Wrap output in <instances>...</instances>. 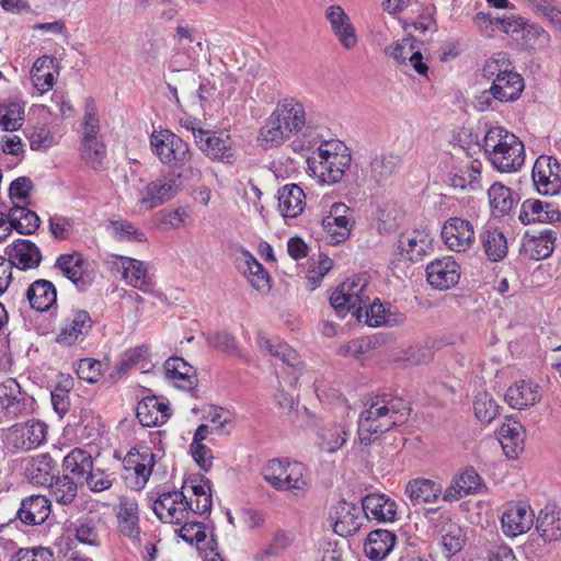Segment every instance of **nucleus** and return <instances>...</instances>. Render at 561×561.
<instances>
[{
    "label": "nucleus",
    "mask_w": 561,
    "mask_h": 561,
    "mask_svg": "<svg viewBox=\"0 0 561 561\" xmlns=\"http://www.w3.org/2000/svg\"><path fill=\"white\" fill-rule=\"evenodd\" d=\"M358 419L360 445L368 446L378 435L402 424L410 414L408 402L387 393L377 394L365 403Z\"/></svg>",
    "instance_id": "nucleus-1"
},
{
    "label": "nucleus",
    "mask_w": 561,
    "mask_h": 561,
    "mask_svg": "<svg viewBox=\"0 0 561 561\" xmlns=\"http://www.w3.org/2000/svg\"><path fill=\"white\" fill-rule=\"evenodd\" d=\"M482 77L491 81V92L500 103L515 102L524 91V78L515 71L506 53H496L486 59Z\"/></svg>",
    "instance_id": "nucleus-2"
},
{
    "label": "nucleus",
    "mask_w": 561,
    "mask_h": 561,
    "mask_svg": "<svg viewBox=\"0 0 561 561\" xmlns=\"http://www.w3.org/2000/svg\"><path fill=\"white\" fill-rule=\"evenodd\" d=\"M203 176L199 163L190 164L182 172H173L161 176L139 192L137 205L139 210H151L173 198L183 187L184 180L201 181Z\"/></svg>",
    "instance_id": "nucleus-3"
},
{
    "label": "nucleus",
    "mask_w": 561,
    "mask_h": 561,
    "mask_svg": "<svg viewBox=\"0 0 561 561\" xmlns=\"http://www.w3.org/2000/svg\"><path fill=\"white\" fill-rule=\"evenodd\" d=\"M330 146L329 142H324L318 148L317 158H313L310 165L313 173L327 184H335L343 179L348 183L355 182L356 179L350 171L352 156L348 149L340 146L341 151H331Z\"/></svg>",
    "instance_id": "nucleus-4"
},
{
    "label": "nucleus",
    "mask_w": 561,
    "mask_h": 561,
    "mask_svg": "<svg viewBox=\"0 0 561 561\" xmlns=\"http://www.w3.org/2000/svg\"><path fill=\"white\" fill-rule=\"evenodd\" d=\"M263 478L277 491H302L307 486L302 463L271 459L263 468Z\"/></svg>",
    "instance_id": "nucleus-5"
},
{
    "label": "nucleus",
    "mask_w": 561,
    "mask_h": 561,
    "mask_svg": "<svg viewBox=\"0 0 561 561\" xmlns=\"http://www.w3.org/2000/svg\"><path fill=\"white\" fill-rule=\"evenodd\" d=\"M193 136L198 149L210 160L226 164L236 161L234 141L228 130L193 128Z\"/></svg>",
    "instance_id": "nucleus-6"
},
{
    "label": "nucleus",
    "mask_w": 561,
    "mask_h": 561,
    "mask_svg": "<svg viewBox=\"0 0 561 561\" xmlns=\"http://www.w3.org/2000/svg\"><path fill=\"white\" fill-rule=\"evenodd\" d=\"M150 145L162 163L182 167L192 160L188 145L169 129L154 131Z\"/></svg>",
    "instance_id": "nucleus-7"
},
{
    "label": "nucleus",
    "mask_w": 561,
    "mask_h": 561,
    "mask_svg": "<svg viewBox=\"0 0 561 561\" xmlns=\"http://www.w3.org/2000/svg\"><path fill=\"white\" fill-rule=\"evenodd\" d=\"M272 115L290 136L311 135V127L307 124L305 107L297 99L285 98L279 100Z\"/></svg>",
    "instance_id": "nucleus-8"
},
{
    "label": "nucleus",
    "mask_w": 561,
    "mask_h": 561,
    "mask_svg": "<svg viewBox=\"0 0 561 561\" xmlns=\"http://www.w3.org/2000/svg\"><path fill=\"white\" fill-rule=\"evenodd\" d=\"M531 179L540 195L553 196L561 191V164L551 156H539L533 167Z\"/></svg>",
    "instance_id": "nucleus-9"
},
{
    "label": "nucleus",
    "mask_w": 561,
    "mask_h": 561,
    "mask_svg": "<svg viewBox=\"0 0 561 561\" xmlns=\"http://www.w3.org/2000/svg\"><path fill=\"white\" fill-rule=\"evenodd\" d=\"M46 425L41 421H27L11 426L5 435V445L10 450H32L45 442Z\"/></svg>",
    "instance_id": "nucleus-10"
},
{
    "label": "nucleus",
    "mask_w": 561,
    "mask_h": 561,
    "mask_svg": "<svg viewBox=\"0 0 561 561\" xmlns=\"http://www.w3.org/2000/svg\"><path fill=\"white\" fill-rule=\"evenodd\" d=\"M191 504L182 491H165L154 500L152 510L157 517L169 524H182L190 515Z\"/></svg>",
    "instance_id": "nucleus-11"
},
{
    "label": "nucleus",
    "mask_w": 561,
    "mask_h": 561,
    "mask_svg": "<svg viewBox=\"0 0 561 561\" xmlns=\"http://www.w3.org/2000/svg\"><path fill=\"white\" fill-rule=\"evenodd\" d=\"M354 225L353 210L344 203H334L329 215L322 219V228L328 234L331 244L345 241Z\"/></svg>",
    "instance_id": "nucleus-12"
},
{
    "label": "nucleus",
    "mask_w": 561,
    "mask_h": 561,
    "mask_svg": "<svg viewBox=\"0 0 561 561\" xmlns=\"http://www.w3.org/2000/svg\"><path fill=\"white\" fill-rule=\"evenodd\" d=\"M35 400L22 391L18 381L8 378L0 383V407L11 416L26 415L33 411Z\"/></svg>",
    "instance_id": "nucleus-13"
},
{
    "label": "nucleus",
    "mask_w": 561,
    "mask_h": 561,
    "mask_svg": "<svg viewBox=\"0 0 561 561\" xmlns=\"http://www.w3.org/2000/svg\"><path fill=\"white\" fill-rule=\"evenodd\" d=\"M88 262L83 255L78 252L61 254L57 257L55 267L58 268L65 277L73 283L80 291H85L93 283L94 276L88 270Z\"/></svg>",
    "instance_id": "nucleus-14"
},
{
    "label": "nucleus",
    "mask_w": 561,
    "mask_h": 561,
    "mask_svg": "<svg viewBox=\"0 0 561 561\" xmlns=\"http://www.w3.org/2000/svg\"><path fill=\"white\" fill-rule=\"evenodd\" d=\"M334 531L342 537L357 533L364 519L362 506L345 500L339 501L330 512Z\"/></svg>",
    "instance_id": "nucleus-15"
},
{
    "label": "nucleus",
    "mask_w": 561,
    "mask_h": 561,
    "mask_svg": "<svg viewBox=\"0 0 561 561\" xmlns=\"http://www.w3.org/2000/svg\"><path fill=\"white\" fill-rule=\"evenodd\" d=\"M92 319L87 310L71 309L64 320L56 342L65 346L83 342L92 329Z\"/></svg>",
    "instance_id": "nucleus-16"
},
{
    "label": "nucleus",
    "mask_w": 561,
    "mask_h": 561,
    "mask_svg": "<svg viewBox=\"0 0 561 561\" xmlns=\"http://www.w3.org/2000/svg\"><path fill=\"white\" fill-rule=\"evenodd\" d=\"M507 137L489 160L501 172H515L525 162V148L514 134Z\"/></svg>",
    "instance_id": "nucleus-17"
},
{
    "label": "nucleus",
    "mask_w": 561,
    "mask_h": 561,
    "mask_svg": "<svg viewBox=\"0 0 561 561\" xmlns=\"http://www.w3.org/2000/svg\"><path fill=\"white\" fill-rule=\"evenodd\" d=\"M460 278V267L451 256L432 261L426 266L428 284L438 290H447L456 286Z\"/></svg>",
    "instance_id": "nucleus-18"
},
{
    "label": "nucleus",
    "mask_w": 561,
    "mask_h": 561,
    "mask_svg": "<svg viewBox=\"0 0 561 561\" xmlns=\"http://www.w3.org/2000/svg\"><path fill=\"white\" fill-rule=\"evenodd\" d=\"M442 237L448 249L456 252H463L474 243V230L471 222L458 217L449 218L445 222Z\"/></svg>",
    "instance_id": "nucleus-19"
},
{
    "label": "nucleus",
    "mask_w": 561,
    "mask_h": 561,
    "mask_svg": "<svg viewBox=\"0 0 561 561\" xmlns=\"http://www.w3.org/2000/svg\"><path fill=\"white\" fill-rule=\"evenodd\" d=\"M534 511L526 503L510 504L501 518L503 533L510 537H517L527 533L534 525Z\"/></svg>",
    "instance_id": "nucleus-20"
},
{
    "label": "nucleus",
    "mask_w": 561,
    "mask_h": 561,
    "mask_svg": "<svg viewBox=\"0 0 561 561\" xmlns=\"http://www.w3.org/2000/svg\"><path fill=\"white\" fill-rule=\"evenodd\" d=\"M171 410L165 398L148 396L142 398L136 408V416L146 427L160 426L169 420Z\"/></svg>",
    "instance_id": "nucleus-21"
},
{
    "label": "nucleus",
    "mask_w": 561,
    "mask_h": 561,
    "mask_svg": "<svg viewBox=\"0 0 561 561\" xmlns=\"http://www.w3.org/2000/svg\"><path fill=\"white\" fill-rule=\"evenodd\" d=\"M325 19L340 44L345 49H352L357 45L355 27L344 9L339 4H332L325 10Z\"/></svg>",
    "instance_id": "nucleus-22"
},
{
    "label": "nucleus",
    "mask_w": 561,
    "mask_h": 561,
    "mask_svg": "<svg viewBox=\"0 0 561 561\" xmlns=\"http://www.w3.org/2000/svg\"><path fill=\"white\" fill-rule=\"evenodd\" d=\"M561 218V213L552 203L537 198H527L522 203L518 219L525 226L531 224H554Z\"/></svg>",
    "instance_id": "nucleus-23"
},
{
    "label": "nucleus",
    "mask_w": 561,
    "mask_h": 561,
    "mask_svg": "<svg viewBox=\"0 0 561 561\" xmlns=\"http://www.w3.org/2000/svg\"><path fill=\"white\" fill-rule=\"evenodd\" d=\"M5 253L9 256L5 264H10L19 270L26 271L37 267L42 262V252L38 247L26 239H18L8 245Z\"/></svg>",
    "instance_id": "nucleus-24"
},
{
    "label": "nucleus",
    "mask_w": 561,
    "mask_h": 561,
    "mask_svg": "<svg viewBox=\"0 0 561 561\" xmlns=\"http://www.w3.org/2000/svg\"><path fill=\"white\" fill-rule=\"evenodd\" d=\"M165 378L176 388L191 391L197 386L196 369L184 358L179 356L169 357L164 362Z\"/></svg>",
    "instance_id": "nucleus-25"
},
{
    "label": "nucleus",
    "mask_w": 561,
    "mask_h": 561,
    "mask_svg": "<svg viewBox=\"0 0 561 561\" xmlns=\"http://www.w3.org/2000/svg\"><path fill=\"white\" fill-rule=\"evenodd\" d=\"M50 514V501L45 495H31L22 500L16 518L24 525L43 524Z\"/></svg>",
    "instance_id": "nucleus-26"
},
{
    "label": "nucleus",
    "mask_w": 561,
    "mask_h": 561,
    "mask_svg": "<svg viewBox=\"0 0 561 561\" xmlns=\"http://www.w3.org/2000/svg\"><path fill=\"white\" fill-rule=\"evenodd\" d=\"M397 507L394 500L381 493H371L362 500V510L365 517L377 522H393Z\"/></svg>",
    "instance_id": "nucleus-27"
},
{
    "label": "nucleus",
    "mask_w": 561,
    "mask_h": 561,
    "mask_svg": "<svg viewBox=\"0 0 561 561\" xmlns=\"http://www.w3.org/2000/svg\"><path fill=\"white\" fill-rule=\"evenodd\" d=\"M432 238L425 230H412L400 234L398 250L402 256L419 262L431 248Z\"/></svg>",
    "instance_id": "nucleus-28"
},
{
    "label": "nucleus",
    "mask_w": 561,
    "mask_h": 561,
    "mask_svg": "<svg viewBox=\"0 0 561 561\" xmlns=\"http://www.w3.org/2000/svg\"><path fill=\"white\" fill-rule=\"evenodd\" d=\"M404 493L413 505L433 504L440 497L443 486L431 479L415 478L407 483Z\"/></svg>",
    "instance_id": "nucleus-29"
},
{
    "label": "nucleus",
    "mask_w": 561,
    "mask_h": 561,
    "mask_svg": "<svg viewBox=\"0 0 561 561\" xmlns=\"http://www.w3.org/2000/svg\"><path fill=\"white\" fill-rule=\"evenodd\" d=\"M25 297L32 309L45 312L56 305L57 290L51 282L36 279L26 289Z\"/></svg>",
    "instance_id": "nucleus-30"
},
{
    "label": "nucleus",
    "mask_w": 561,
    "mask_h": 561,
    "mask_svg": "<svg viewBox=\"0 0 561 561\" xmlns=\"http://www.w3.org/2000/svg\"><path fill=\"white\" fill-rule=\"evenodd\" d=\"M397 536L388 529L371 530L365 542L364 552L373 561L383 560L393 549Z\"/></svg>",
    "instance_id": "nucleus-31"
},
{
    "label": "nucleus",
    "mask_w": 561,
    "mask_h": 561,
    "mask_svg": "<svg viewBox=\"0 0 561 561\" xmlns=\"http://www.w3.org/2000/svg\"><path fill=\"white\" fill-rule=\"evenodd\" d=\"M539 400V386L533 381H516L506 390L505 393V401L511 408L517 410L534 405Z\"/></svg>",
    "instance_id": "nucleus-32"
},
{
    "label": "nucleus",
    "mask_w": 561,
    "mask_h": 561,
    "mask_svg": "<svg viewBox=\"0 0 561 561\" xmlns=\"http://www.w3.org/2000/svg\"><path fill=\"white\" fill-rule=\"evenodd\" d=\"M305 193L297 184H286L277 192L278 210L285 218H296L305 209Z\"/></svg>",
    "instance_id": "nucleus-33"
},
{
    "label": "nucleus",
    "mask_w": 561,
    "mask_h": 561,
    "mask_svg": "<svg viewBox=\"0 0 561 561\" xmlns=\"http://www.w3.org/2000/svg\"><path fill=\"white\" fill-rule=\"evenodd\" d=\"M536 530L545 542L561 540V510L554 505H547L540 511Z\"/></svg>",
    "instance_id": "nucleus-34"
},
{
    "label": "nucleus",
    "mask_w": 561,
    "mask_h": 561,
    "mask_svg": "<svg viewBox=\"0 0 561 561\" xmlns=\"http://www.w3.org/2000/svg\"><path fill=\"white\" fill-rule=\"evenodd\" d=\"M118 530L134 545H140L138 504L135 501H122L117 514Z\"/></svg>",
    "instance_id": "nucleus-35"
},
{
    "label": "nucleus",
    "mask_w": 561,
    "mask_h": 561,
    "mask_svg": "<svg viewBox=\"0 0 561 561\" xmlns=\"http://www.w3.org/2000/svg\"><path fill=\"white\" fill-rule=\"evenodd\" d=\"M121 262L123 278L128 285L138 288L144 293L152 289L153 283L145 262L131 257H122Z\"/></svg>",
    "instance_id": "nucleus-36"
},
{
    "label": "nucleus",
    "mask_w": 561,
    "mask_h": 561,
    "mask_svg": "<svg viewBox=\"0 0 561 561\" xmlns=\"http://www.w3.org/2000/svg\"><path fill=\"white\" fill-rule=\"evenodd\" d=\"M557 240L556 231L551 229L542 230L538 236H531L523 243V251L531 260H543L549 257Z\"/></svg>",
    "instance_id": "nucleus-37"
},
{
    "label": "nucleus",
    "mask_w": 561,
    "mask_h": 561,
    "mask_svg": "<svg viewBox=\"0 0 561 561\" xmlns=\"http://www.w3.org/2000/svg\"><path fill=\"white\" fill-rule=\"evenodd\" d=\"M92 466L93 459L91 454L82 448H73L62 460L64 473L69 474L77 482H83Z\"/></svg>",
    "instance_id": "nucleus-38"
},
{
    "label": "nucleus",
    "mask_w": 561,
    "mask_h": 561,
    "mask_svg": "<svg viewBox=\"0 0 561 561\" xmlns=\"http://www.w3.org/2000/svg\"><path fill=\"white\" fill-rule=\"evenodd\" d=\"M497 433L506 457L516 459L524 447V431L522 424L517 422L503 423Z\"/></svg>",
    "instance_id": "nucleus-39"
},
{
    "label": "nucleus",
    "mask_w": 561,
    "mask_h": 561,
    "mask_svg": "<svg viewBox=\"0 0 561 561\" xmlns=\"http://www.w3.org/2000/svg\"><path fill=\"white\" fill-rule=\"evenodd\" d=\"M350 427L344 423L330 422L319 432L321 448L328 453H335L347 442Z\"/></svg>",
    "instance_id": "nucleus-40"
},
{
    "label": "nucleus",
    "mask_w": 561,
    "mask_h": 561,
    "mask_svg": "<svg viewBox=\"0 0 561 561\" xmlns=\"http://www.w3.org/2000/svg\"><path fill=\"white\" fill-rule=\"evenodd\" d=\"M401 164V157L393 153L376 154L369 164L370 176L377 184L390 179Z\"/></svg>",
    "instance_id": "nucleus-41"
},
{
    "label": "nucleus",
    "mask_w": 561,
    "mask_h": 561,
    "mask_svg": "<svg viewBox=\"0 0 561 561\" xmlns=\"http://www.w3.org/2000/svg\"><path fill=\"white\" fill-rule=\"evenodd\" d=\"M101 518L95 515L83 516L72 523V528L77 540L93 547H99L101 545L99 534Z\"/></svg>",
    "instance_id": "nucleus-42"
},
{
    "label": "nucleus",
    "mask_w": 561,
    "mask_h": 561,
    "mask_svg": "<svg viewBox=\"0 0 561 561\" xmlns=\"http://www.w3.org/2000/svg\"><path fill=\"white\" fill-rule=\"evenodd\" d=\"M242 256L247 268L249 282L252 287L260 293H266L271 289V277L263 265L248 250H242Z\"/></svg>",
    "instance_id": "nucleus-43"
},
{
    "label": "nucleus",
    "mask_w": 561,
    "mask_h": 561,
    "mask_svg": "<svg viewBox=\"0 0 561 561\" xmlns=\"http://www.w3.org/2000/svg\"><path fill=\"white\" fill-rule=\"evenodd\" d=\"M488 195L492 213L496 217L507 215L517 203L513 191L501 183H494L491 185L488 191Z\"/></svg>",
    "instance_id": "nucleus-44"
},
{
    "label": "nucleus",
    "mask_w": 561,
    "mask_h": 561,
    "mask_svg": "<svg viewBox=\"0 0 561 561\" xmlns=\"http://www.w3.org/2000/svg\"><path fill=\"white\" fill-rule=\"evenodd\" d=\"M8 219L11 220L12 229L21 234H32L39 227V217L33 210L24 206L15 205L8 211Z\"/></svg>",
    "instance_id": "nucleus-45"
},
{
    "label": "nucleus",
    "mask_w": 561,
    "mask_h": 561,
    "mask_svg": "<svg viewBox=\"0 0 561 561\" xmlns=\"http://www.w3.org/2000/svg\"><path fill=\"white\" fill-rule=\"evenodd\" d=\"M482 248L492 262L503 260L507 253V241L497 228H486L481 233Z\"/></svg>",
    "instance_id": "nucleus-46"
},
{
    "label": "nucleus",
    "mask_w": 561,
    "mask_h": 561,
    "mask_svg": "<svg viewBox=\"0 0 561 561\" xmlns=\"http://www.w3.org/2000/svg\"><path fill=\"white\" fill-rule=\"evenodd\" d=\"M290 137V134L286 133L282 124L278 123L271 114L265 125L260 129L257 142L261 148L267 150L280 146Z\"/></svg>",
    "instance_id": "nucleus-47"
},
{
    "label": "nucleus",
    "mask_w": 561,
    "mask_h": 561,
    "mask_svg": "<svg viewBox=\"0 0 561 561\" xmlns=\"http://www.w3.org/2000/svg\"><path fill=\"white\" fill-rule=\"evenodd\" d=\"M78 483L69 474L57 476L49 483L50 492L57 503L68 505L73 502L78 493Z\"/></svg>",
    "instance_id": "nucleus-48"
},
{
    "label": "nucleus",
    "mask_w": 561,
    "mask_h": 561,
    "mask_svg": "<svg viewBox=\"0 0 561 561\" xmlns=\"http://www.w3.org/2000/svg\"><path fill=\"white\" fill-rule=\"evenodd\" d=\"M259 346L271 356L279 358L283 363L293 368H296L299 364L297 352L285 342L261 337L259 340Z\"/></svg>",
    "instance_id": "nucleus-49"
},
{
    "label": "nucleus",
    "mask_w": 561,
    "mask_h": 561,
    "mask_svg": "<svg viewBox=\"0 0 561 561\" xmlns=\"http://www.w3.org/2000/svg\"><path fill=\"white\" fill-rule=\"evenodd\" d=\"M206 342L213 348L247 360V356L238 346L234 335L228 331L208 333L206 335Z\"/></svg>",
    "instance_id": "nucleus-50"
},
{
    "label": "nucleus",
    "mask_w": 561,
    "mask_h": 561,
    "mask_svg": "<svg viewBox=\"0 0 561 561\" xmlns=\"http://www.w3.org/2000/svg\"><path fill=\"white\" fill-rule=\"evenodd\" d=\"M81 157L94 170L104 169L106 158L105 145L101 140L82 141Z\"/></svg>",
    "instance_id": "nucleus-51"
},
{
    "label": "nucleus",
    "mask_w": 561,
    "mask_h": 561,
    "mask_svg": "<svg viewBox=\"0 0 561 561\" xmlns=\"http://www.w3.org/2000/svg\"><path fill=\"white\" fill-rule=\"evenodd\" d=\"M442 531V543L448 554H455L462 549L466 542V537L462 529L446 518V525Z\"/></svg>",
    "instance_id": "nucleus-52"
},
{
    "label": "nucleus",
    "mask_w": 561,
    "mask_h": 561,
    "mask_svg": "<svg viewBox=\"0 0 561 561\" xmlns=\"http://www.w3.org/2000/svg\"><path fill=\"white\" fill-rule=\"evenodd\" d=\"M341 285L343 286V290H345L353 302H355L356 307H363V305L366 306V304L369 302V297L365 295V290L368 285V277L366 274L350 277Z\"/></svg>",
    "instance_id": "nucleus-53"
},
{
    "label": "nucleus",
    "mask_w": 561,
    "mask_h": 561,
    "mask_svg": "<svg viewBox=\"0 0 561 561\" xmlns=\"http://www.w3.org/2000/svg\"><path fill=\"white\" fill-rule=\"evenodd\" d=\"M477 419L482 423H491L499 414V405L488 392H479L473 401Z\"/></svg>",
    "instance_id": "nucleus-54"
},
{
    "label": "nucleus",
    "mask_w": 561,
    "mask_h": 561,
    "mask_svg": "<svg viewBox=\"0 0 561 561\" xmlns=\"http://www.w3.org/2000/svg\"><path fill=\"white\" fill-rule=\"evenodd\" d=\"M330 308L340 317H343L346 311H351L356 319L360 320L363 318V307L355 306L347 293L343 290L342 285L331 295Z\"/></svg>",
    "instance_id": "nucleus-55"
},
{
    "label": "nucleus",
    "mask_w": 561,
    "mask_h": 561,
    "mask_svg": "<svg viewBox=\"0 0 561 561\" xmlns=\"http://www.w3.org/2000/svg\"><path fill=\"white\" fill-rule=\"evenodd\" d=\"M519 28L524 31L525 36L528 39H534L535 44L540 47L547 46L550 43L549 33L540 25L536 23H527L522 18L516 20L512 18V27L510 31L516 32Z\"/></svg>",
    "instance_id": "nucleus-56"
},
{
    "label": "nucleus",
    "mask_w": 561,
    "mask_h": 561,
    "mask_svg": "<svg viewBox=\"0 0 561 561\" xmlns=\"http://www.w3.org/2000/svg\"><path fill=\"white\" fill-rule=\"evenodd\" d=\"M32 477L41 483H50L55 476V462L50 455L43 454L37 456L30 468Z\"/></svg>",
    "instance_id": "nucleus-57"
},
{
    "label": "nucleus",
    "mask_w": 561,
    "mask_h": 561,
    "mask_svg": "<svg viewBox=\"0 0 561 561\" xmlns=\"http://www.w3.org/2000/svg\"><path fill=\"white\" fill-rule=\"evenodd\" d=\"M82 128V141L98 140L100 121L98 117L95 104L92 99H87L85 101Z\"/></svg>",
    "instance_id": "nucleus-58"
},
{
    "label": "nucleus",
    "mask_w": 561,
    "mask_h": 561,
    "mask_svg": "<svg viewBox=\"0 0 561 561\" xmlns=\"http://www.w3.org/2000/svg\"><path fill=\"white\" fill-rule=\"evenodd\" d=\"M531 11L541 18L547 19L551 25L561 27V10L553 0H526Z\"/></svg>",
    "instance_id": "nucleus-59"
},
{
    "label": "nucleus",
    "mask_w": 561,
    "mask_h": 561,
    "mask_svg": "<svg viewBox=\"0 0 561 561\" xmlns=\"http://www.w3.org/2000/svg\"><path fill=\"white\" fill-rule=\"evenodd\" d=\"M415 41L412 37H405L397 41L385 48V54L393 58L398 64L408 66L410 54L415 49Z\"/></svg>",
    "instance_id": "nucleus-60"
},
{
    "label": "nucleus",
    "mask_w": 561,
    "mask_h": 561,
    "mask_svg": "<svg viewBox=\"0 0 561 561\" xmlns=\"http://www.w3.org/2000/svg\"><path fill=\"white\" fill-rule=\"evenodd\" d=\"M4 113L0 116V125L5 131L18 130L24 121V107L20 103H10L5 107Z\"/></svg>",
    "instance_id": "nucleus-61"
},
{
    "label": "nucleus",
    "mask_w": 561,
    "mask_h": 561,
    "mask_svg": "<svg viewBox=\"0 0 561 561\" xmlns=\"http://www.w3.org/2000/svg\"><path fill=\"white\" fill-rule=\"evenodd\" d=\"M513 133H510L503 127L495 126L488 129L484 138L483 144L480 146L477 145L479 150H483L488 159H490L495 150L502 145V141L505 140L507 137L511 136Z\"/></svg>",
    "instance_id": "nucleus-62"
},
{
    "label": "nucleus",
    "mask_w": 561,
    "mask_h": 561,
    "mask_svg": "<svg viewBox=\"0 0 561 561\" xmlns=\"http://www.w3.org/2000/svg\"><path fill=\"white\" fill-rule=\"evenodd\" d=\"M48 228L56 240H67L75 231V221L71 218L55 214L48 219Z\"/></svg>",
    "instance_id": "nucleus-63"
},
{
    "label": "nucleus",
    "mask_w": 561,
    "mask_h": 561,
    "mask_svg": "<svg viewBox=\"0 0 561 561\" xmlns=\"http://www.w3.org/2000/svg\"><path fill=\"white\" fill-rule=\"evenodd\" d=\"M32 150H47L54 145V136L46 126H36L25 133Z\"/></svg>",
    "instance_id": "nucleus-64"
}]
</instances>
